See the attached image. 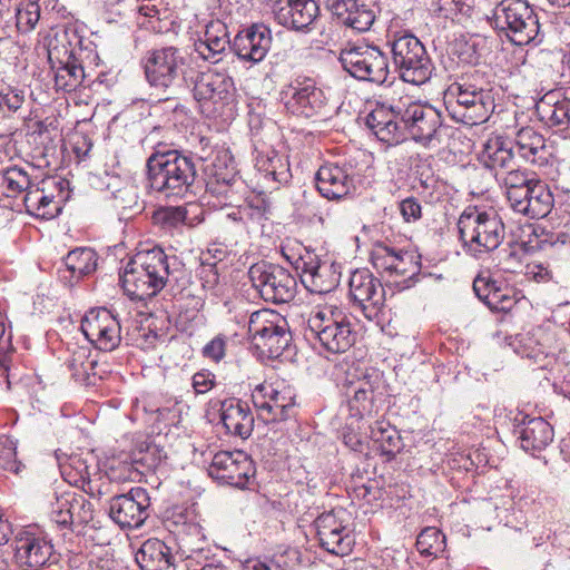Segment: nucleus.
Listing matches in <instances>:
<instances>
[{
  "label": "nucleus",
  "instance_id": "1",
  "mask_svg": "<svg viewBox=\"0 0 570 570\" xmlns=\"http://www.w3.org/2000/svg\"><path fill=\"white\" fill-rule=\"evenodd\" d=\"M173 272L168 256L160 247L138 252L120 276L125 293L131 299L156 296L169 282Z\"/></svg>",
  "mask_w": 570,
  "mask_h": 570
},
{
  "label": "nucleus",
  "instance_id": "2",
  "mask_svg": "<svg viewBox=\"0 0 570 570\" xmlns=\"http://www.w3.org/2000/svg\"><path fill=\"white\" fill-rule=\"evenodd\" d=\"M147 171L150 188L165 197H184L196 178L191 159L177 150L154 153L147 160Z\"/></svg>",
  "mask_w": 570,
  "mask_h": 570
},
{
  "label": "nucleus",
  "instance_id": "3",
  "mask_svg": "<svg viewBox=\"0 0 570 570\" xmlns=\"http://www.w3.org/2000/svg\"><path fill=\"white\" fill-rule=\"evenodd\" d=\"M463 247L474 256L497 249L505 237V226L493 209L468 207L458 219Z\"/></svg>",
  "mask_w": 570,
  "mask_h": 570
},
{
  "label": "nucleus",
  "instance_id": "4",
  "mask_svg": "<svg viewBox=\"0 0 570 570\" xmlns=\"http://www.w3.org/2000/svg\"><path fill=\"white\" fill-rule=\"evenodd\" d=\"M306 336L317 340L331 353H344L355 342L351 323L338 309L316 307L307 320Z\"/></svg>",
  "mask_w": 570,
  "mask_h": 570
},
{
  "label": "nucleus",
  "instance_id": "5",
  "mask_svg": "<svg viewBox=\"0 0 570 570\" xmlns=\"http://www.w3.org/2000/svg\"><path fill=\"white\" fill-rule=\"evenodd\" d=\"M390 45L393 65L403 81L423 85L430 79L433 70L431 59L414 35L395 36Z\"/></svg>",
  "mask_w": 570,
  "mask_h": 570
},
{
  "label": "nucleus",
  "instance_id": "6",
  "mask_svg": "<svg viewBox=\"0 0 570 570\" xmlns=\"http://www.w3.org/2000/svg\"><path fill=\"white\" fill-rule=\"evenodd\" d=\"M446 110L451 117L464 125L474 126L488 120L494 108L489 94L470 83H453L445 96Z\"/></svg>",
  "mask_w": 570,
  "mask_h": 570
},
{
  "label": "nucleus",
  "instance_id": "7",
  "mask_svg": "<svg viewBox=\"0 0 570 570\" xmlns=\"http://www.w3.org/2000/svg\"><path fill=\"white\" fill-rule=\"evenodd\" d=\"M494 21L517 46H525L539 36L538 17L524 0H502L495 8Z\"/></svg>",
  "mask_w": 570,
  "mask_h": 570
},
{
  "label": "nucleus",
  "instance_id": "8",
  "mask_svg": "<svg viewBox=\"0 0 570 570\" xmlns=\"http://www.w3.org/2000/svg\"><path fill=\"white\" fill-rule=\"evenodd\" d=\"M340 62L352 77L382 85L389 76L386 56L375 46L348 45L340 53Z\"/></svg>",
  "mask_w": 570,
  "mask_h": 570
},
{
  "label": "nucleus",
  "instance_id": "9",
  "mask_svg": "<svg viewBox=\"0 0 570 570\" xmlns=\"http://www.w3.org/2000/svg\"><path fill=\"white\" fill-rule=\"evenodd\" d=\"M235 92L233 78L225 71L208 69L197 75L193 95L206 117H214L227 105Z\"/></svg>",
  "mask_w": 570,
  "mask_h": 570
},
{
  "label": "nucleus",
  "instance_id": "10",
  "mask_svg": "<svg viewBox=\"0 0 570 570\" xmlns=\"http://www.w3.org/2000/svg\"><path fill=\"white\" fill-rule=\"evenodd\" d=\"M248 334L258 348L274 356L281 355L291 340L286 320L267 308L250 314Z\"/></svg>",
  "mask_w": 570,
  "mask_h": 570
},
{
  "label": "nucleus",
  "instance_id": "11",
  "mask_svg": "<svg viewBox=\"0 0 570 570\" xmlns=\"http://www.w3.org/2000/svg\"><path fill=\"white\" fill-rule=\"evenodd\" d=\"M253 286L262 298L276 304L287 303L295 297L297 283L285 268L269 264H254L248 272Z\"/></svg>",
  "mask_w": 570,
  "mask_h": 570
},
{
  "label": "nucleus",
  "instance_id": "12",
  "mask_svg": "<svg viewBox=\"0 0 570 570\" xmlns=\"http://www.w3.org/2000/svg\"><path fill=\"white\" fill-rule=\"evenodd\" d=\"M62 179L46 177L33 181L23 194V204L28 214L42 219L55 218L61 212L65 200Z\"/></svg>",
  "mask_w": 570,
  "mask_h": 570
},
{
  "label": "nucleus",
  "instance_id": "13",
  "mask_svg": "<svg viewBox=\"0 0 570 570\" xmlns=\"http://www.w3.org/2000/svg\"><path fill=\"white\" fill-rule=\"evenodd\" d=\"M62 179L46 177L33 181L23 194V204L28 214L42 219L55 218L61 212L65 200Z\"/></svg>",
  "mask_w": 570,
  "mask_h": 570
},
{
  "label": "nucleus",
  "instance_id": "14",
  "mask_svg": "<svg viewBox=\"0 0 570 570\" xmlns=\"http://www.w3.org/2000/svg\"><path fill=\"white\" fill-rule=\"evenodd\" d=\"M399 112L401 114V122L404 125L405 132L412 139L425 146L440 142L442 117L434 107L412 101L404 109L399 108Z\"/></svg>",
  "mask_w": 570,
  "mask_h": 570
},
{
  "label": "nucleus",
  "instance_id": "15",
  "mask_svg": "<svg viewBox=\"0 0 570 570\" xmlns=\"http://www.w3.org/2000/svg\"><path fill=\"white\" fill-rule=\"evenodd\" d=\"M252 396L265 422L283 421L292 415L294 394L284 382H264L255 387Z\"/></svg>",
  "mask_w": 570,
  "mask_h": 570
},
{
  "label": "nucleus",
  "instance_id": "16",
  "mask_svg": "<svg viewBox=\"0 0 570 570\" xmlns=\"http://www.w3.org/2000/svg\"><path fill=\"white\" fill-rule=\"evenodd\" d=\"M120 323L107 308L90 309L81 321L86 338L98 350L114 351L121 341Z\"/></svg>",
  "mask_w": 570,
  "mask_h": 570
},
{
  "label": "nucleus",
  "instance_id": "17",
  "mask_svg": "<svg viewBox=\"0 0 570 570\" xmlns=\"http://www.w3.org/2000/svg\"><path fill=\"white\" fill-rule=\"evenodd\" d=\"M50 517L58 525L79 531L94 521V507L85 495L66 491L51 503Z\"/></svg>",
  "mask_w": 570,
  "mask_h": 570
},
{
  "label": "nucleus",
  "instance_id": "18",
  "mask_svg": "<svg viewBox=\"0 0 570 570\" xmlns=\"http://www.w3.org/2000/svg\"><path fill=\"white\" fill-rule=\"evenodd\" d=\"M254 473L252 460L242 451L218 452L208 466L210 478L236 488L246 487Z\"/></svg>",
  "mask_w": 570,
  "mask_h": 570
},
{
  "label": "nucleus",
  "instance_id": "19",
  "mask_svg": "<svg viewBox=\"0 0 570 570\" xmlns=\"http://www.w3.org/2000/svg\"><path fill=\"white\" fill-rule=\"evenodd\" d=\"M281 100L288 112L309 118L324 105L323 91L312 79H295L281 90Z\"/></svg>",
  "mask_w": 570,
  "mask_h": 570
},
{
  "label": "nucleus",
  "instance_id": "20",
  "mask_svg": "<svg viewBox=\"0 0 570 570\" xmlns=\"http://www.w3.org/2000/svg\"><path fill=\"white\" fill-rule=\"evenodd\" d=\"M184 58L174 47L150 51L145 61V73L153 87L168 88L179 77Z\"/></svg>",
  "mask_w": 570,
  "mask_h": 570
},
{
  "label": "nucleus",
  "instance_id": "21",
  "mask_svg": "<svg viewBox=\"0 0 570 570\" xmlns=\"http://www.w3.org/2000/svg\"><path fill=\"white\" fill-rule=\"evenodd\" d=\"M52 544L32 530L20 531L14 539V560L23 570H39L50 560Z\"/></svg>",
  "mask_w": 570,
  "mask_h": 570
},
{
  "label": "nucleus",
  "instance_id": "22",
  "mask_svg": "<svg viewBox=\"0 0 570 570\" xmlns=\"http://www.w3.org/2000/svg\"><path fill=\"white\" fill-rule=\"evenodd\" d=\"M149 498L146 490L134 488L115 497L109 507L110 518L121 528H139L147 519Z\"/></svg>",
  "mask_w": 570,
  "mask_h": 570
},
{
  "label": "nucleus",
  "instance_id": "23",
  "mask_svg": "<svg viewBox=\"0 0 570 570\" xmlns=\"http://www.w3.org/2000/svg\"><path fill=\"white\" fill-rule=\"evenodd\" d=\"M302 282L312 293L325 294L340 284L341 272L334 263L320 262L315 255L301 257Z\"/></svg>",
  "mask_w": 570,
  "mask_h": 570
},
{
  "label": "nucleus",
  "instance_id": "24",
  "mask_svg": "<svg viewBox=\"0 0 570 570\" xmlns=\"http://www.w3.org/2000/svg\"><path fill=\"white\" fill-rule=\"evenodd\" d=\"M554 206V197L547 184L537 179L524 191L522 196L510 204L514 213L521 214L531 219H540L548 216Z\"/></svg>",
  "mask_w": 570,
  "mask_h": 570
},
{
  "label": "nucleus",
  "instance_id": "25",
  "mask_svg": "<svg viewBox=\"0 0 570 570\" xmlns=\"http://www.w3.org/2000/svg\"><path fill=\"white\" fill-rule=\"evenodd\" d=\"M272 43V33L265 24L256 23L238 32L234 39L236 55L246 61L261 62Z\"/></svg>",
  "mask_w": 570,
  "mask_h": 570
},
{
  "label": "nucleus",
  "instance_id": "26",
  "mask_svg": "<svg viewBox=\"0 0 570 570\" xmlns=\"http://www.w3.org/2000/svg\"><path fill=\"white\" fill-rule=\"evenodd\" d=\"M399 108L381 105L366 117L367 127L381 141L389 145H396L405 139V128L401 122Z\"/></svg>",
  "mask_w": 570,
  "mask_h": 570
},
{
  "label": "nucleus",
  "instance_id": "27",
  "mask_svg": "<svg viewBox=\"0 0 570 570\" xmlns=\"http://www.w3.org/2000/svg\"><path fill=\"white\" fill-rule=\"evenodd\" d=\"M316 187L327 199H341L354 190L350 169L337 164H325L316 173Z\"/></svg>",
  "mask_w": 570,
  "mask_h": 570
},
{
  "label": "nucleus",
  "instance_id": "28",
  "mask_svg": "<svg viewBox=\"0 0 570 570\" xmlns=\"http://www.w3.org/2000/svg\"><path fill=\"white\" fill-rule=\"evenodd\" d=\"M274 14L279 24L303 30L317 18L318 6L314 0H278Z\"/></svg>",
  "mask_w": 570,
  "mask_h": 570
},
{
  "label": "nucleus",
  "instance_id": "29",
  "mask_svg": "<svg viewBox=\"0 0 570 570\" xmlns=\"http://www.w3.org/2000/svg\"><path fill=\"white\" fill-rule=\"evenodd\" d=\"M514 434L525 452L542 451L553 439L552 426L542 417L524 415L514 428Z\"/></svg>",
  "mask_w": 570,
  "mask_h": 570
},
{
  "label": "nucleus",
  "instance_id": "30",
  "mask_svg": "<svg viewBox=\"0 0 570 570\" xmlns=\"http://www.w3.org/2000/svg\"><path fill=\"white\" fill-rule=\"evenodd\" d=\"M350 295L360 306L368 304L380 308L384 303V289L377 278L367 269H358L350 277Z\"/></svg>",
  "mask_w": 570,
  "mask_h": 570
},
{
  "label": "nucleus",
  "instance_id": "31",
  "mask_svg": "<svg viewBox=\"0 0 570 570\" xmlns=\"http://www.w3.org/2000/svg\"><path fill=\"white\" fill-rule=\"evenodd\" d=\"M326 8L344 24L361 32L368 30L375 20L374 11L357 0H326Z\"/></svg>",
  "mask_w": 570,
  "mask_h": 570
},
{
  "label": "nucleus",
  "instance_id": "32",
  "mask_svg": "<svg viewBox=\"0 0 570 570\" xmlns=\"http://www.w3.org/2000/svg\"><path fill=\"white\" fill-rule=\"evenodd\" d=\"M372 262L376 269L411 277L417 272L414 256L409 252L395 250L389 246L380 245L372 253Z\"/></svg>",
  "mask_w": 570,
  "mask_h": 570
},
{
  "label": "nucleus",
  "instance_id": "33",
  "mask_svg": "<svg viewBox=\"0 0 570 570\" xmlns=\"http://www.w3.org/2000/svg\"><path fill=\"white\" fill-rule=\"evenodd\" d=\"M220 420L226 431L247 439L254 429V416L247 404L232 399L222 404Z\"/></svg>",
  "mask_w": 570,
  "mask_h": 570
},
{
  "label": "nucleus",
  "instance_id": "34",
  "mask_svg": "<svg viewBox=\"0 0 570 570\" xmlns=\"http://www.w3.org/2000/svg\"><path fill=\"white\" fill-rule=\"evenodd\" d=\"M539 120L547 127H564L570 122V98L557 91L546 94L535 105Z\"/></svg>",
  "mask_w": 570,
  "mask_h": 570
},
{
  "label": "nucleus",
  "instance_id": "35",
  "mask_svg": "<svg viewBox=\"0 0 570 570\" xmlns=\"http://www.w3.org/2000/svg\"><path fill=\"white\" fill-rule=\"evenodd\" d=\"M136 561L141 570H174L175 566L170 548L155 538L142 543L136 553Z\"/></svg>",
  "mask_w": 570,
  "mask_h": 570
},
{
  "label": "nucleus",
  "instance_id": "36",
  "mask_svg": "<svg viewBox=\"0 0 570 570\" xmlns=\"http://www.w3.org/2000/svg\"><path fill=\"white\" fill-rule=\"evenodd\" d=\"M480 161L497 173H503L515 165L511 146L503 137H490L479 155Z\"/></svg>",
  "mask_w": 570,
  "mask_h": 570
},
{
  "label": "nucleus",
  "instance_id": "37",
  "mask_svg": "<svg viewBox=\"0 0 570 570\" xmlns=\"http://www.w3.org/2000/svg\"><path fill=\"white\" fill-rule=\"evenodd\" d=\"M515 144L524 159L539 166L547 163L549 151L547 149L546 139L532 128H521L517 132Z\"/></svg>",
  "mask_w": 570,
  "mask_h": 570
},
{
  "label": "nucleus",
  "instance_id": "38",
  "mask_svg": "<svg viewBox=\"0 0 570 570\" xmlns=\"http://www.w3.org/2000/svg\"><path fill=\"white\" fill-rule=\"evenodd\" d=\"M229 45V38L226 26L220 21H213L206 27L204 40L198 45L197 51L206 60L217 62L216 58L224 52Z\"/></svg>",
  "mask_w": 570,
  "mask_h": 570
},
{
  "label": "nucleus",
  "instance_id": "39",
  "mask_svg": "<svg viewBox=\"0 0 570 570\" xmlns=\"http://www.w3.org/2000/svg\"><path fill=\"white\" fill-rule=\"evenodd\" d=\"M495 177L505 189V196L509 205L522 196L524 189L537 180L533 173L515 168L514 166L503 173H497Z\"/></svg>",
  "mask_w": 570,
  "mask_h": 570
},
{
  "label": "nucleus",
  "instance_id": "40",
  "mask_svg": "<svg viewBox=\"0 0 570 570\" xmlns=\"http://www.w3.org/2000/svg\"><path fill=\"white\" fill-rule=\"evenodd\" d=\"M65 264L73 277L80 278L96 269L97 255L88 247L76 248L68 253Z\"/></svg>",
  "mask_w": 570,
  "mask_h": 570
},
{
  "label": "nucleus",
  "instance_id": "41",
  "mask_svg": "<svg viewBox=\"0 0 570 570\" xmlns=\"http://www.w3.org/2000/svg\"><path fill=\"white\" fill-rule=\"evenodd\" d=\"M370 436L380 445L382 453L389 458H394L401 448V438L397 431L385 422H374L370 426Z\"/></svg>",
  "mask_w": 570,
  "mask_h": 570
},
{
  "label": "nucleus",
  "instance_id": "42",
  "mask_svg": "<svg viewBox=\"0 0 570 570\" xmlns=\"http://www.w3.org/2000/svg\"><path fill=\"white\" fill-rule=\"evenodd\" d=\"M417 551L425 557H439L445 550V535L434 527L421 531L416 539Z\"/></svg>",
  "mask_w": 570,
  "mask_h": 570
},
{
  "label": "nucleus",
  "instance_id": "43",
  "mask_svg": "<svg viewBox=\"0 0 570 570\" xmlns=\"http://www.w3.org/2000/svg\"><path fill=\"white\" fill-rule=\"evenodd\" d=\"M374 387L368 381H360L354 389V395L350 400V409L355 416H364L372 412Z\"/></svg>",
  "mask_w": 570,
  "mask_h": 570
},
{
  "label": "nucleus",
  "instance_id": "44",
  "mask_svg": "<svg viewBox=\"0 0 570 570\" xmlns=\"http://www.w3.org/2000/svg\"><path fill=\"white\" fill-rule=\"evenodd\" d=\"M85 78L83 68L76 62H67L57 70L55 82L57 88L66 91L75 90Z\"/></svg>",
  "mask_w": 570,
  "mask_h": 570
},
{
  "label": "nucleus",
  "instance_id": "45",
  "mask_svg": "<svg viewBox=\"0 0 570 570\" xmlns=\"http://www.w3.org/2000/svg\"><path fill=\"white\" fill-rule=\"evenodd\" d=\"M33 183L29 174L17 166L6 169L2 174V186L7 188L11 196L26 193Z\"/></svg>",
  "mask_w": 570,
  "mask_h": 570
},
{
  "label": "nucleus",
  "instance_id": "46",
  "mask_svg": "<svg viewBox=\"0 0 570 570\" xmlns=\"http://www.w3.org/2000/svg\"><path fill=\"white\" fill-rule=\"evenodd\" d=\"M318 540L325 550L336 556L346 554L351 550L352 539L345 525H343V529H335L327 535V539L322 537Z\"/></svg>",
  "mask_w": 570,
  "mask_h": 570
},
{
  "label": "nucleus",
  "instance_id": "47",
  "mask_svg": "<svg viewBox=\"0 0 570 570\" xmlns=\"http://www.w3.org/2000/svg\"><path fill=\"white\" fill-rule=\"evenodd\" d=\"M89 356L90 352L87 347L78 346L71 352L68 358V367L76 379L81 380L89 375L95 364Z\"/></svg>",
  "mask_w": 570,
  "mask_h": 570
},
{
  "label": "nucleus",
  "instance_id": "48",
  "mask_svg": "<svg viewBox=\"0 0 570 570\" xmlns=\"http://www.w3.org/2000/svg\"><path fill=\"white\" fill-rule=\"evenodd\" d=\"M40 18V8L32 1L22 2L16 11L17 28L21 32L31 31Z\"/></svg>",
  "mask_w": 570,
  "mask_h": 570
},
{
  "label": "nucleus",
  "instance_id": "49",
  "mask_svg": "<svg viewBox=\"0 0 570 570\" xmlns=\"http://www.w3.org/2000/svg\"><path fill=\"white\" fill-rule=\"evenodd\" d=\"M154 219L164 227H176L186 222L187 210L181 206L164 207L155 213Z\"/></svg>",
  "mask_w": 570,
  "mask_h": 570
},
{
  "label": "nucleus",
  "instance_id": "50",
  "mask_svg": "<svg viewBox=\"0 0 570 570\" xmlns=\"http://www.w3.org/2000/svg\"><path fill=\"white\" fill-rule=\"evenodd\" d=\"M343 521H341L333 511L323 513L315 520L318 539L322 537L327 539V535H330L331 532L335 529H343Z\"/></svg>",
  "mask_w": 570,
  "mask_h": 570
},
{
  "label": "nucleus",
  "instance_id": "51",
  "mask_svg": "<svg viewBox=\"0 0 570 570\" xmlns=\"http://www.w3.org/2000/svg\"><path fill=\"white\" fill-rule=\"evenodd\" d=\"M485 304L494 311L507 312L510 311L515 301L513 297L502 293L500 288L491 289L485 296Z\"/></svg>",
  "mask_w": 570,
  "mask_h": 570
},
{
  "label": "nucleus",
  "instance_id": "52",
  "mask_svg": "<svg viewBox=\"0 0 570 570\" xmlns=\"http://www.w3.org/2000/svg\"><path fill=\"white\" fill-rule=\"evenodd\" d=\"M115 206L122 209H132L138 207V195L136 187L127 185L117 190L114 195Z\"/></svg>",
  "mask_w": 570,
  "mask_h": 570
},
{
  "label": "nucleus",
  "instance_id": "53",
  "mask_svg": "<svg viewBox=\"0 0 570 570\" xmlns=\"http://www.w3.org/2000/svg\"><path fill=\"white\" fill-rule=\"evenodd\" d=\"M402 218L406 223H413L422 217V207L415 197H406L399 204Z\"/></svg>",
  "mask_w": 570,
  "mask_h": 570
},
{
  "label": "nucleus",
  "instance_id": "54",
  "mask_svg": "<svg viewBox=\"0 0 570 570\" xmlns=\"http://www.w3.org/2000/svg\"><path fill=\"white\" fill-rule=\"evenodd\" d=\"M524 252L521 247H511L510 250L500 259V265L505 272L515 273L522 265Z\"/></svg>",
  "mask_w": 570,
  "mask_h": 570
},
{
  "label": "nucleus",
  "instance_id": "55",
  "mask_svg": "<svg viewBox=\"0 0 570 570\" xmlns=\"http://www.w3.org/2000/svg\"><path fill=\"white\" fill-rule=\"evenodd\" d=\"M24 102V95L21 90L9 87L2 89L0 96V106H6L10 111H17Z\"/></svg>",
  "mask_w": 570,
  "mask_h": 570
},
{
  "label": "nucleus",
  "instance_id": "56",
  "mask_svg": "<svg viewBox=\"0 0 570 570\" xmlns=\"http://www.w3.org/2000/svg\"><path fill=\"white\" fill-rule=\"evenodd\" d=\"M21 463L16 459V451L11 445H4L0 449V469L18 474Z\"/></svg>",
  "mask_w": 570,
  "mask_h": 570
},
{
  "label": "nucleus",
  "instance_id": "57",
  "mask_svg": "<svg viewBox=\"0 0 570 570\" xmlns=\"http://www.w3.org/2000/svg\"><path fill=\"white\" fill-rule=\"evenodd\" d=\"M226 340L223 336L214 337L203 348L205 357L210 358L215 362H219L225 356Z\"/></svg>",
  "mask_w": 570,
  "mask_h": 570
},
{
  "label": "nucleus",
  "instance_id": "58",
  "mask_svg": "<svg viewBox=\"0 0 570 570\" xmlns=\"http://www.w3.org/2000/svg\"><path fill=\"white\" fill-rule=\"evenodd\" d=\"M215 385V375L208 371L197 372L193 376V387L197 394L210 391Z\"/></svg>",
  "mask_w": 570,
  "mask_h": 570
},
{
  "label": "nucleus",
  "instance_id": "59",
  "mask_svg": "<svg viewBox=\"0 0 570 570\" xmlns=\"http://www.w3.org/2000/svg\"><path fill=\"white\" fill-rule=\"evenodd\" d=\"M493 288H498L490 278L478 276L473 282V289L476 296L485 303L487 294Z\"/></svg>",
  "mask_w": 570,
  "mask_h": 570
},
{
  "label": "nucleus",
  "instance_id": "60",
  "mask_svg": "<svg viewBox=\"0 0 570 570\" xmlns=\"http://www.w3.org/2000/svg\"><path fill=\"white\" fill-rule=\"evenodd\" d=\"M520 342L524 343V348L520 351L522 356L538 361L541 355L546 354L541 346L535 347L531 345L533 341L529 336H522Z\"/></svg>",
  "mask_w": 570,
  "mask_h": 570
},
{
  "label": "nucleus",
  "instance_id": "61",
  "mask_svg": "<svg viewBox=\"0 0 570 570\" xmlns=\"http://www.w3.org/2000/svg\"><path fill=\"white\" fill-rule=\"evenodd\" d=\"M187 570H225V569L223 567L214 564V563L202 562V561H196L194 559H188Z\"/></svg>",
  "mask_w": 570,
  "mask_h": 570
},
{
  "label": "nucleus",
  "instance_id": "62",
  "mask_svg": "<svg viewBox=\"0 0 570 570\" xmlns=\"http://www.w3.org/2000/svg\"><path fill=\"white\" fill-rule=\"evenodd\" d=\"M11 533L10 523L0 515V546L8 542Z\"/></svg>",
  "mask_w": 570,
  "mask_h": 570
},
{
  "label": "nucleus",
  "instance_id": "63",
  "mask_svg": "<svg viewBox=\"0 0 570 570\" xmlns=\"http://www.w3.org/2000/svg\"><path fill=\"white\" fill-rule=\"evenodd\" d=\"M68 461H69L68 463H59L62 474L66 473V470L68 466H75L76 469H79L82 466L83 471L87 473V466L80 461L79 458H77V456L69 458Z\"/></svg>",
  "mask_w": 570,
  "mask_h": 570
},
{
  "label": "nucleus",
  "instance_id": "64",
  "mask_svg": "<svg viewBox=\"0 0 570 570\" xmlns=\"http://www.w3.org/2000/svg\"><path fill=\"white\" fill-rule=\"evenodd\" d=\"M139 13L153 18L158 14V9L155 4H144L139 7Z\"/></svg>",
  "mask_w": 570,
  "mask_h": 570
}]
</instances>
